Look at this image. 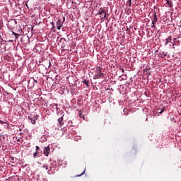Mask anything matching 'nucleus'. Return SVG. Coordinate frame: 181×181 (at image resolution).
Returning <instances> with one entry per match:
<instances>
[{
    "label": "nucleus",
    "mask_w": 181,
    "mask_h": 181,
    "mask_svg": "<svg viewBox=\"0 0 181 181\" xmlns=\"http://www.w3.org/2000/svg\"><path fill=\"white\" fill-rule=\"evenodd\" d=\"M57 29L58 30H60V29H62V27L63 26V22H62V21L60 19H59L57 21Z\"/></svg>",
    "instance_id": "3"
},
{
    "label": "nucleus",
    "mask_w": 181,
    "mask_h": 181,
    "mask_svg": "<svg viewBox=\"0 0 181 181\" xmlns=\"http://www.w3.org/2000/svg\"><path fill=\"white\" fill-rule=\"evenodd\" d=\"M156 22L153 21L152 22V25H151V28H154L155 29V25H156Z\"/></svg>",
    "instance_id": "18"
},
{
    "label": "nucleus",
    "mask_w": 181,
    "mask_h": 181,
    "mask_svg": "<svg viewBox=\"0 0 181 181\" xmlns=\"http://www.w3.org/2000/svg\"><path fill=\"white\" fill-rule=\"evenodd\" d=\"M165 107H163L162 109V110L160 112H159V114H162V112H163L165 111Z\"/></svg>",
    "instance_id": "21"
},
{
    "label": "nucleus",
    "mask_w": 181,
    "mask_h": 181,
    "mask_svg": "<svg viewBox=\"0 0 181 181\" xmlns=\"http://www.w3.org/2000/svg\"><path fill=\"white\" fill-rule=\"evenodd\" d=\"M96 71H97V74H103V73H101V68L100 66L96 68Z\"/></svg>",
    "instance_id": "10"
},
{
    "label": "nucleus",
    "mask_w": 181,
    "mask_h": 181,
    "mask_svg": "<svg viewBox=\"0 0 181 181\" xmlns=\"http://www.w3.org/2000/svg\"><path fill=\"white\" fill-rule=\"evenodd\" d=\"M79 117L80 118H83L84 119V115L81 113V111H79Z\"/></svg>",
    "instance_id": "15"
},
{
    "label": "nucleus",
    "mask_w": 181,
    "mask_h": 181,
    "mask_svg": "<svg viewBox=\"0 0 181 181\" xmlns=\"http://www.w3.org/2000/svg\"><path fill=\"white\" fill-rule=\"evenodd\" d=\"M85 173H86V170H84L81 175H76V177H78L80 176H83V175H84Z\"/></svg>",
    "instance_id": "17"
},
{
    "label": "nucleus",
    "mask_w": 181,
    "mask_h": 181,
    "mask_svg": "<svg viewBox=\"0 0 181 181\" xmlns=\"http://www.w3.org/2000/svg\"><path fill=\"white\" fill-rule=\"evenodd\" d=\"M44 169H46L47 170L48 175H54L56 173V167H54V165L53 163H50L49 165H47V164H45L43 165Z\"/></svg>",
    "instance_id": "1"
},
{
    "label": "nucleus",
    "mask_w": 181,
    "mask_h": 181,
    "mask_svg": "<svg viewBox=\"0 0 181 181\" xmlns=\"http://www.w3.org/2000/svg\"><path fill=\"white\" fill-rule=\"evenodd\" d=\"M33 78L35 83H37V80H35V78Z\"/></svg>",
    "instance_id": "22"
},
{
    "label": "nucleus",
    "mask_w": 181,
    "mask_h": 181,
    "mask_svg": "<svg viewBox=\"0 0 181 181\" xmlns=\"http://www.w3.org/2000/svg\"><path fill=\"white\" fill-rule=\"evenodd\" d=\"M166 2L168 4L169 8H172V6H173L172 1L166 0Z\"/></svg>",
    "instance_id": "9"
},
{
    "label": "nucleus",
    "mask_w": 181,
    "mask_h": 181,
    "mask_svg": "<svg viewBox=\"0 0 181 181\" xmlns=\"http://www.w3.org/2000/svg\"><path fill=\"white\" fill-rule=\"evenodd\" d=\"M49 153H50V147L48 146L44 148V155L45 156H49Z\"/></svg>",
    "instance_id": "4"
},
{
    "label": "nucleus",
    "mask_w": 181,
    "mask_h": 181,
    "mask_svg": "<svg viewBox=\"0 0 181 181\" xmlns=\"http://www.w3.org/2000/svg\"><path fill=\"white\" fill-rule=\"evenodd\" d=\"M83 83H84V84H86V86L87 87H88V83H89L88 81L84 79V80H83Z\"/></svg>",
    "instance_id": "14"
},
{
    "label": "nucleus",
    "mask_w": 181,
    "mask_h": 181,
    "mask_svg": "<svg viewBox=\"0 0 181 181\" xmlns=\"http://www.w3.org/2000/svg\"><path fill=\"white\" fill-rule=\"evenodd\" d=\"M58 122L61 127H63V125L64 124V123L63 122V116L58 119Z\"/></svg>",
    "instance_id": "5"
},
{
    "label": "nucleus",
    "mask_w": 181,
    "mask_h": 181,
    "mask_svg": "<svg viewBox=\"0 0 181 181\" xmlns=\"http://www.w3.org/2000/svg\"><path fill=\"white\" fill-rule=\"evenodd\" d=\"M36 156H37V151H35V152L33 153V158H34V159H35Z\"/></svg>",
    "instance_id": "16"
},
{
    "label": "nucleus",
    "mask_w": 181,
    "mask_h": 181,
    "mask_svg": "<svg viewBox=\"0 0 181 181\" xmlns=\"http://www.w3.org/2000/svg\"><path fill=\"white\" fill-rule=\"evenodd\" d=\"M154 22H158V16H156V13L154 14L153 20Z\"/></svg>",
    "instance_id": "12"
},
{
    "label": "nucleus",
    "mask_w": 181,
    "mask_h": 181,
    "mask_svg": "<svg viewBox=\"0 0 181 181\" xmlns=\"http://www.w3.org/2000/svg\"><path fill=\"white\" fill-rule=\"evenodd\" d=\"M132 4V0H128L127 2V5H128V6H131V5Z\"/></svg>",
    "instance_id": "13"
},
{
    "label": "nucleus",
    "mask_w": 181,
    "mask_h": 181,
    "mask_svg": "<svg viewBox=\"0 0 181 181\" xmlns=\"http://www.w3.org/2000/svg\"><path fill=\"white\" fill-rule=\"evenodd\" d=\"M39 149H40L39 146H35V151H36V152H37V151H39Z\"/></svg>",
    "instance_id": "20"
},
{
    "label": "nucleus",
    "mask_w": 181,
    "mask_h": 181,
    "mask_svg": "<svg viewBox=\"0 0 181 181\" xmlns=\"http://www.w3.org/2000/svg\"><path fill=\"white\" fill-rule=\"evenodd\" d=\"M18 36H16V40L18 39Z\"/></svg>",
    "instance_id": "25"
},
{
    "label": "nucleus",
    "mask_w": 181,
    "mask_h": 181,
    "mask_svg": "<svg viewBox=\"0 0 181 181\" xmlns=\"http://www.w3.org/2000/svg\"><path fill=\"white\" fill-rule=\"evenodd\" d=\"M158 56H160V57L163 58V57L168 56V54H166V53H165V52H160L159 54H158Z\"/></svg>",
    "instance_id": "8"
},
{
    "label": "nucleus",
    "mask_w": 181,
    "mask_h": 181,
    "mask_svg": "<svg viewBox=\"0 0 181 181\" xmlns=\"http://www.w3.org/2000/svg\"><path fill=\"white\" fill-rule=\"evenodd\" d=\"M0 124H4V122H2V120H0Z\"/></svg>",
    "instance_id": "23"
},
{
    "label": "nucleus",
    "mask_w": 181,
    "mask_h": 181,
    "mask_svg": "<svg viewBox=\"0 0 181 181\" xmlns=\"http://www.w3.org/2000/svg\"><path fill=\"white\" fill-rule=\"evenodd\" d=\"M171 42H172V36H170V37H168L166 39L165 45H168V43H170Z\"/></svg>",
    "instance_id": "7"
},
{
    "label": "nucleus",
    "mask_w": 181,
    "mask_h": 181,
    "mask_svg": "<svg viewBox=\"0 0 181 181\" xmlns=\"http://www.w3.org/2000/svg\"><path fill=\"white\" fill-rule=\"evenodd\" d=\"M12 33H13V35L14 36H19V34H18V33H15V32H13V31H12Z\"/></svg>",
    "instance_id": "19"
},
{
    "label": "nucleus",
    "mask_w": 181,
    "mask_h": 181,
    "mask_svg": "<svg viewBox=\"0 0 181 181\" xmlns=\"http://www.w3.org/2000/svg\"><path fill=\"white\" fill-rule=\"evenodd\" d=\"M25 6H27V8H28V3L25 4Z\"/></svg>",
    "instance_id": "24"
},
{
    "label": "nucleus",
    "mask_w": 181,
    "mask_h": 181,
    "mask_svg": "<svg viewBox=\"0 0 181 181\" xmlns=\"http://www.w3.org/2000/svg\"><path fill=\"white\" fill-rule=\"evenodd\" d=\"M99 15H100V18L101 19H108V16H110L108 15V11H105L103 8H100L99 9Z\"/></svg>",
    "instance_id": "2"
},
{
    "label": "nucleus",
    "mask_w": 181,
    "mask_h": 181,
    "mask_svg": "<svg viewBox=\"0 0 181 181\" xmlns=\"http://www.w3.org/2000/svg\"><path fill=\"white\" fill-rule=\"evenodd\" d=\"M28 119L31 121L32 124H36V119H35V117H32L31 116H30L28 117Z\"/></svg>",
    "instance_id": "6"
},
{
    "label": "nucleus",
    "mask_w": 181,
    "mask_h": 181,
    "mask_svg": "<svg viewBox=\"0 0 181 181\" xmlns=\"http://www.w3.org/2000/svg\"><path fill=\"white\" fill-rule=\"evenodd\" d=\"M103 76H104V74H97L96 75H95L94 78H100Z\"/></svg>",
    "instance_id": "11"
}]
</instances>
